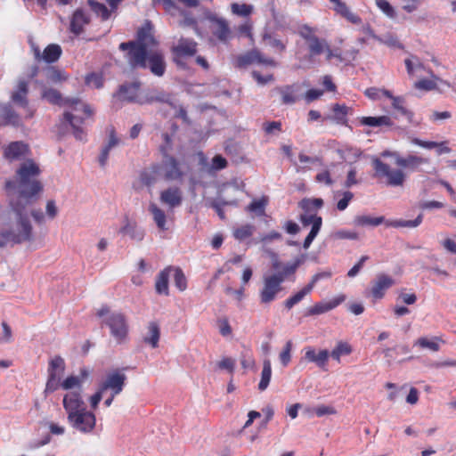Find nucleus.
Segmentation results:
<instances>
[{
	"mask_svg": "<svg viewBox=\"0 0 456 456\" xmlns=\"http://www.w3.org/2000/svg\"><path fill=\"white\" fill-rule=\"evenodd\" d=\"M40 173L38 165L34 160L28 159L16 171V180L5 183L7 191L17 190L16 197L10 200V206L18 217V224L15 229L3 230L0 232V248L10 242L20 244L32 240L33 229L27 208L38 199L43 191V184L37 179Z\"/></svg>",
	"mask_w": 456,
	"mask_h": 456,
	"instance_id": "f257e3e1",
	"label": "nucleus"
},
{
	"mask_svg": "<svg viewBox=\"0 0 456 456\" xmlns=\"http://www.w3.org/2000/svg\"><path fill=\"white\" fill-rule=\"evenodd\" d=\"M152 30L151 21L146 20L138 29L136 40L121 43L119 49L127 51V61L133 69L148 68L153 75L162 77L167 65L162 52L153 49L159 42L154 37Z\"/></svg>",
	"mask_w": 456,
	"mask_h": 456,
	"instance_id": "f03ea898",
	"label": "nucleus"
},
{
	"mask_svg": "<svg viewBox=\"0 0 456 456\" xmlns=\"http://www.w3.org/2000/svg\"><path fill=\"white\" fill-rule=\"evenodd\" d=\"M42 96L52 104L66 106L69 109L63 113V120L70 125L73 135L77 140L86 141V132L83 125L86 118L94 115L91 107L78 98H62L61 94L53 88L45 89Z\"/></svg>",
	"mask_w": 456,
	"mask_h": 456,
	"instance_id": "7ed1b4c3",
	"label": "nucleus"
},
{
	"mask_svg": "<svg viewBox=\"0 0 456 456\" xmlns=\"http://www.w3.org/2000/svg\"><path fill=\"white\" fill-rule=\"evenodd\" d=\"M302 262L301 258H297L293 263L284 265L278 261L273 263V268L278 272L264 276L263 287L259 291V300L262 305H268L277 298L278 294L282 290V283L295 274Z\"/></svg>",
	"mask_w": 456,
	"mask_h": 456,
	"instance_id": "20e7f679",
	"label": "nucleus"
},
{
	"mask_svg": "<svg viewBox=\"0 0 456 456\" xmlns=\"http://www.w3.org/2000/svg\"><path fill=\"white\" fill-rule=\"evenodd\" d=\"M99 317H105L103 322L109 327L111 336L119 344L126 341L128 336V323L124 314L110 313L108 305H102L97 312Z\"/></svg>",
	"mask_w": 456,
	"mask_h": 456,
	"instance_id": "39448f33",
	"label": "nucleus"
},
{
	"mask_svg": "<svg viewBox=\"0 0 456 456\" xmlns=\"http://www.w3.org/2000/svg\"><path fill=\"white\" fill-rule=\"evenodd\" d=\"M211 40L227 45L233 37L234 33L229 21L216 13L208 12L205 15Z\"/></svg>",
	"mask_w": 456,
	"mask_h": 456,
	"instance_id": "423d86ee",
	"label": "nucleus"
},
{
	"mask_svg": "<svg viewBox=\"0 0 456 456\" xmlns=\"http://www.w3.org/2000/svg\"><path fill=\"white\" fill-rule=\"evenodd\" d=\"M372 167L375 171V176L380 179H385L386 183L389 186H403L406 175L401 168H391V167L383 162L379 158L372 159Z\"/></svg>",
	"mask_w": 456,
	"mask_h": 456,
	"instance_id": "0eeeda50",
	"label": "nucleus"
},
{
	"mask_svg": "<svg viewBox=\"0 0 456 456\" xmlns=\"http://www.w3.org/2000/svg\"><path fill=\"white\" fill-rule=\"evenodd\" d=\"M28 83L24 79H20L11 94V101L23 110V118H32L36 110L29 104Z\"/></svg>",
	"mask_w": 456,
	"mask_h": 456,
	"instance_id": "6e6552de",
	"label": "nucleus"
},
{
	"mask_svg": "<svg viewBox=\"0 0 456 456\" xmlns=\"http://www.w3.org/2000/svg\"><path fill=\"white\" fill-rule=\"evenodd\" d=\"M68 420L73 428L84 434L93 432L96 425L94 413L86 409L71 415Z\"/></svg>",
	"mask_w": 456,
	"mask_h": 456,
	"instance_id": "1a4fd4ad",
	"label": "nucleus"
},
{
	"mask_svg": "<svg viewBox=\"0 0 456 456\" xmlns=\"http://www.w3.org/2000/svg\"><path fill=\"white\" fill-rule=\"evenodd\" d=\"M198 50V43L192 38L181 37L177 45L173 46L171 52L174 56V61L177 65H182V59L184 57L194 56Z\"/></svg>",
	"mask_w": 456,
	"mask_h": 456,
	"instance_id": "9d476101",
	"label": "nucleus"
},
{
	"mask_svg": "<svg viewBox=\"0 0 456 456\" xmlns=\"http://www.w3.org/2000/svg\"><path fill=\"white\" fill-rule=\"evenodd\" d=\"M126 380V376L119 370H116L109 373L99 387L103 392L110 390L112 395H118L123 391Z\"/></svg>",
	"mask_w": 456,
	"mask_h": 456,
	"instance_id": "9b49d317",
	"label": "nucleus"
},
{
	"mask_svg": "<svg viewBox=\"0 0 456 456\" xmlns=\"http://www.w3.org/2000/svg\"><path fill=\"white\" fill-rule=\"evenodd\" d=\"M301 87L299 84L284 85L276 86L273 92L279 95L280 103L282 105H293L301 98Z\"/></svg>",
	"mask_w": 456,
	"mask_h": 456,
	"instance_id": "f8f14e48",
	"label": "nucleus"
},
{
	"mask_svg": "<svg viewBox=\"0 0 456 456\" xmlns=\"http://www.w3.org/2000/svg\"><path fill=\"white\" fill-rule=\"evenodd\" d=\"M160 167L161 175L167 181H181L184 176V172L181 168V165L178 160L172 157L167 156L161 165Z\"/></svg>",
	"mask_w": 456,
	"mask_h": 456,
	"instance_id": "ddd939ff",
	"label": "nucleus"
},
{
	"mask_svg": "<svg viewBox=\"0 0 456 456\" xmlns=\"http://www.w3.org/2000/svg\"><path fill=\"white\" fill-rule=\"evenodd\" d=\"M395 284L392 277L381 273L377 276L370 290L365 292V297H371L373 301L384 297L386 291Z\"/></svg>",
	"mask_w": 456,
	"mask_h": 456,
	"instance_id": "4468645a",
	"label": "nucleus"
},
{
	"mask_svg": "<svg viewBox=\"0 0 456 456\" xmlns=\"http://www.w3.org/2000/svg\"><path fill=\"white\" fill-rule=\"evenodd\" d=\"M254 63L270 67L277 66V62L273 58L265 57L260 51L256 49L248 51L245 54L237 58V65L239 67H246Z\"/></svg>",
	"mask_w": 456,
	"mask_h": 456,
	"instance_id": "2eb2a0df",
	"label": "nucleus"
},
{
	"mask_svg": "<svg viewBox=\"0 0 456 456\" xmlns=\"http://www.w3.org/2000/svg\"><path fill=\"white\" fill-rule=\"evenodd\" d=\"M300 221L304 226L312 224L311 231L305 237L303 243L304 248L306 249L310 247L314 240L318 235L322 225V216H317L316 214H305L300 216Z\"/></svg>",
	"mask_w": 456,
	"mask_h": 456,
	"instance_id": "dca6fc26",
	"label": "nucleus"
},
{
	"mask_svg": "<svg viewBox=\"0 0 456 456\" xmlns=\"http://www.w3.org/2000/svg\"><path fill=\"white\" fill-rule=\"evenodd\" d=\"M62 403L63 408L67 412V418L86 409L80 392H70L66 394L63 397Z\"/></svg>",
	"mask_w": 456,
	"mask_h": 456,
	"instance_id": "f3484780",
	"label": "nucleus"
},
{
	"mask_svg": "<svg viewBox=\"0 0 456 456\" xmlns=\"http://www.w3.org/2000/svg\"><path fill=\"white\" fill-rule=\"evenodd\" d=\"M28 145L20 141L9 143L4 150V158L10 161L24 158L28 155Z\"/></svg>",
	"mask_w": 456,
	"mask_h": 456,
	"instance_id": "a211bd4d",
	"label": "nucleus"
},
{
	"mask_svg": "<svg viewBox=\"0 0 456 456\" xmlns=\"http://www.w3.org/2000/svg\"><path fill=\"white\" fill-rule=\"evenodd\" d=\"M345 300L346 296L339 295L330 301L316 303L307 309L306 315H319L325 314L338 306Z\"/></svg>",
	"mask_w": 456,
	"mask_h": 456,
	"instance_id": "6ab92c4d",
	"label": "nucleus"
},
{
	"mask_svg": "<svg viewBox=\"0 0 456 456\" xmlns=\"http://www.w3.org/2000/svg\"><path fill=\"white\" fill-rule=\"evenodd\" d=\"M159 200L169 208H175L182 204L183 192L178 187H168L160 192Z\"/></svg>",
	"mask_w": 456,
	"mask_h": 456,
	"instance_id": "aec40b11",
	"label": "nucleus"
},
{
	"mask_svg": "<svg viewBox=\"0 0 456 456\" xmlns=\"http://www.w3.org/2000/svg\"><path fill=\"white\" fill-rule=\"evenodd\" d=\"M140 84L139 83H130L120 86L118 93L115 94L121 102H138V94H139Z\"/></svg>",
	"mask_w": 456,
	"mask_h": 456,
	"instance_id": "412c9836",
	"label": "nucleus"
},
{
	"mask_svg": "<svg viewBox=\"0 0 456 456\" xmlns=\"http://www.w3.org/2000/svg\"><path fill=\"white\" fill-rule=\"evenodd\" d=\"M0 126H21V117L11 107L4 105L0 109Z\"/></svg>",
	"mask_w": 456,
	"mask_h": 456,
	"instance_id": "4be33fe9",
	"label": "nucleus"
},
{
	"mask_svg": "<svg viewBox=\"0 0 456 456\" xmlns=\"http://www.w3.org/2000/svg\"><path fill=\"white\" fill-rule=\"evenodd\" d=\"M359 123L362 126L370 127H387L391 128L395 126V122L390 116L382 115L378 117H362L359 118Z\"/></svg>",
	"mask_w": 456,
	"mask_h": 456,
	"instance_id": "5701e85b",
	"label": "nucleus"
},
{
	"mask_svg": "<svg viewBox=\"0 0 456 456\" xmlns=\"http://www.w3.org/2000/svg\"><path fill=\"white\" fill-rule=\"evenodd\" d=\"M330 357V352L326 349L316 353L315 349L308 346L305 348V358L310 362H314L318 367L324 369Z\"/></svg>",
	"mask_w": 456,
	"mask_h": 456,
	"instance_id": "b1692460",
	"label": "nucleus"
},
{
	"mask_svg": "<svg viewBox=\"0 0 456 456\" xmlns=\"http://www.w3.org/2000/svg\"><path fill=\"white\" fill-rule=\"evenodd\" d=\"M89 22V15L82 9H77L74 12L70 20V31L75 35H79L83 32L84 27Z\"/></svg>",
	"mask_w": 456,
	"mask_h": 456,
	"instance_id": "393cba45",
	"label": "nucleus"
},
{
	"mask_svg": "<svg viewBox=\"0 0 456 456\" xmlns=\"http://www.w3.org/2000/svg\"><path fill=\"white\" fill-rule=\"evenodd\" d=\"M427 72L430 75L431 78H423L414 83V87L419 90L431 91L437 88L438 84L445 85L447 86L450 84L439 77L436 76L431 69H428Z\"/></svg>",
	"mask_w": 456,
	"mask_h": 456,
	"instance_id": "a878e982",
	"label": "nucleus"
},
{
	"mask_svg": "<svg viewBox=\"0 0 456 456\" xmlns=\"http://www.w3.org/2000/svg\"><path fill=\"white\" fill-rule=\"evenodd\" d=\"M172 271H173V267L167 266V267L164 268L157 275L156 281H155V290H156L157 294L165 295V296L169 295L168 281H169L170 273Z\"/></svg>",
	"mask_w": 456,
	"mask_h": 456,
	"instance_id": "bb28decb",
	"label": "nucleus"
},
{
	"mask_svg": "<svg viewBox=\"0 0 456 456\" xmlns=\"http://www.w3.org/2000/svg\"><path fill=\"white\" fill-rule=\"evenodd\" d=\"M411 143H413L414 145L428 149V150L436 148L437 155L450 153L452 151L451 148H449L447 145L448 144L447 141H443V142H433V141H424V140H421L419 138H412Z\"/></svg>",
	"mask_w": 456,
	"mask_h": 456,
	"instance_id": "cd10ccee",
	"label": "nucleus"
},
{
	"mask_svg": "<svg viewBox=\"0 0 456 456\" xmlns=\"http://www.w3.org/2000/svg\"><path fill=\"white\" fill-rule=\"evenodd\" d=\"M428 160L425 158L409 154L406 157L400 156V158L397 159V166L405 168L408 170H417L419 166L423 164H427Z\"/></svg>",
	"mask_w": 456,
	"mask_h": 456,
	"instance_id": "c85d7f7f",
	"label": "nucleus"
},
{
	"mask_svg": "<svg viewBox=\"0 0 456 456\" xmlns=\"http://www.w3.org/2000/svg\"><path fill=\"white\" fill-rule=\"evenodd\" d=\"M333 4L334 12L337 14L340 15L341 17L345 18L347 21L355 25H359L362 23V19L360 18V16L352 12L346 3L338 0Z\"/></svg>",
	"mask_w": 456,
	"mask_h": 456,
	"instance_id": "c756f323",
	"label": "nucleus"
},
{
	"mask_svg": "<svg viewBox=\"0 0 456 456\" xmlns=\"http://www.w3.org/2000/svg\"><path fill=\"white\" fill-rule=\"evenodd\" d=\"M120 233L128 235L132 240L142 241L144 238V231L138 227L135 222L126 220V224L120 229Z\"/></svg>",
	"mask_w": 456,
	"mask_h": 456,
	"instance_id": "7c9ffc66",
	"label": "nucleus"
},
{
	"mask_svg": "<svg viewBox=\"0 0 456 456\" xmlns=\"http://www.w3.org/2000/svg\"><path fill=\"white\" fill-rule=\"evenodd\" d=\"M87 4L91 11L102 21L108 20L111 14L114 13L110 8H108L104 4L97 0H87Z\"/></svg>",
	"mask_w": 456,
	"mask_h": 456,
	"instance_id": "2f4dec72",
	"label": "nucleus"
},
{
	"mask_svg": "<svg viewBox=\"0 0 456 456\" xmlns=\"http://www.w3.org/2000/svg\"><path fill=\"white\" fill-rule=\"evenodd\" d=\"M119 143L118 138L116 136L115 130L112 128L110 132V138L108 143L102 148L99 156V163L101 167H104L109 159L110 151Z\"/></svg>",
	"mask_w": 456,
	"mask_h": 456,
	"instance_id": "473e14b6",
	"label": "nucleus"
},
{
	"mask_svg": "<svg viewBox=\"0 0 456 456\" xmlns=\"http://www.w3.org/2000/svg\"><path fill=\"white\" fill-rule=\"evenodd\" d=\"M160 338V329L156 322H151L148 325V334L144 337L143 341L149 344L152 348H156L159 346Z\"/></svg>",
	"mask_w": 456,
	"mask_h": 456,
	"instance_id": "72a5a7b5",
	"label": "nucleus"
},
{
	"mask_svg": "<svg viewBox=\"0 0 456 456\" xmlns=\"http://www.w3.org/2000/svg\"><path fill=\"white\" fill-rule=\"evenodd\" d=\"M161 175L159 165L152 166L151 169L142 172L140 175L141 182L146 186H151L157 183Z\"/></svg>",
	"mask_w": 456,
	"mask_h": 456,
	"instance_id": "f704fd0d",
	"label": "nucleus"
},
{
	"mask_svg": "<svg viewBox=\"0 0 456 456\" xmlns=\"http://www.w3.org/2000/svg\"><path fill=\"white\" fill-rule=\"evenodd\" d=\"M61 53L62 51L59 45L51 44L45 48L42 53V60L47 63L55 62L60 59Z\"/></svg>",
	"mask_w": 456,
	"mask_h": 456,
	"instance_id": "c9c22d12",
	"label": "nucleus"
},
{
	"mask_svg": "<svg viewBox=\"0 0 456 456\" xmlns=\"http://www.w3.org/2000/svg\"><path fill=\"white\" fill-rule=\"evenodd\" d=\"M312 289L310 286L305 285L303 289H301L299 291L292 295L291 297H288L284 301V306L286 309L290 310L295 305L298 304L303 300V298L309 295L312 292Z\"/></svg>",
	"mask_w": 456,
	"mask_h": 456,
	"instance_id": "e433bc0d",
	"label": "nucleus"
},
{
	"mask_svg": "<svg viewBox=\"0 0 456 456\" xmlns=\"http://www.w3.org/2000/svg\"><path fill=\"white\" fill-rule=\"evenodd\" d=\"M272 377V365L271 361L269 359L264 360L263 362V370L261 373V379L258 384V389L260 391H264L269 386L270 380Z\"/></svg>",
	"mask_w": 456,
	"mask_h": 456,
	"instance_id": "4c0bfd02",
	"label": "nucleus"
},
{
	"mask_svg": "<svg viewBox=\"0 0 456 456\" xmlns=\"http://www.w3.org/2000/svg\"><path fill=\"white\" fill-rule=\"evenodd\" d=\"M149 210L151 213L153 220L156 223L158 228L162 231L167 230V216L165 212L161 208H159L156 204H151Z\"/></svg>",
	"mask_w": 456,
	"mask_h": 456,
	"instance_id": "58836bf2",
	"label": "nucleus"
},
{
	"mask_svg": "<svg viewBox=\"0 0 456 456\" xmlns=\"http://www.w3.org/2000/svg\"><path fill=\"white\" fill-rule=\"evenodd\" d=\"M385 222L384 216L372 217L370 216H357L354 223L357 226H378Z\"/></svg>",
	"mask_w": 456,
	"mask_h": 456,
	"instance_id": "ea45409f",
	"label": "nucleus"
},
{
	"mask_svg": "<svg viewBox=\"0 0 456 456\" xmlns=\"http://www.w3.org/2000/svg\"><path fill=\"white\" fill-rule=\"evenodd\" d=\"M391 104L393 109L397 110L403 117H405L409 122H412L414 113L405 107V101L403 97L396 96V98H393V102Z\"/></svg>",
	"mask_w": 456,
	"mask_h": 456,
	"instance_id": "a19ab883",
	"label": "nucleus"
},
{
	"mask_svg": "<svg viewBox=\"0 0 456 456\" xmlns=\"http://www.w3.org/2000/svg\"><path fill=\"white\" fill-rule=\"evenodd\" d=\"M254 232L255 226L250 224H246L234 228L232 231V235L237 240L242 241L251 237Z\"/></svg>",
	"mask_w": 456,
	"mask_h": 456,
	"instance_id": "79ce46f5",
	"label": "nucleus"
},
{
	"mask_svg": "<svg viewBox=\"0 0 456 456\" xmlns=\"http://www.w3.org/2000/svg\"><path fill=\"white\" fill-rule=\"evenodd\" d=\"M331 110L334 113L333 118L338 124H347V114L349 111V108L345 104L340 105L338 103H335Z\"/></svg>",
	"mask_w": 456,
	"mask_h": 456,
	"instance_id": "37998d69",
	"label": "nucleus"
},
{
	"mask_svg": "<svg viewBox=\"0 0 456 456\" xmlns=\"http://www.w3.org/2000/svg\"><path fill=\"white\" fill-rule=\"evenodd\" d=\"M352 353L351 346L343 341H339L334 349L330 353V355L338 362H340L341 356L348 355Z\"/></svg>",
	"mask_w": 456,
	"mask_h": 456,
	"instance_id": "c03bdc74",
	"label": "nucleus"
},
{
	"mask_svg": "<svg viewBox=\"0 0 456 456\" xmlns=\"http://www.w3.org/2000/svg\"><path fill=\"white\" fill-rule=\"evenodd\" d=\"M81 376H69L67 377L62 383L61 384V387L63 389H72L74 387H81V384L83 380L87 377V372L86 370L81 371Z\"/></svg>",
	"mask_w": 456,
	"mask_h": 456,
	"instance_id": "a18cd8bd",
	"label": "nucleus"
},
{
	"mask_svg": "<svg viewBox=\"0 0 456 456\" xmlns=\"http://www.w3.org/2000/svg\"><path fill=\"white\" fill-rule=\"evenodd\" d=\"M324 202L321 198L304 199L299 202V207L306 213L317 210L322 208Z\"/></svg>",
	"mask_w": 456,
	"mask_h": 456,
	"instance_id": "49530a36",
	"label": "nucleus"
},
{
	"mask_svg": "<svg viewBox=\"0 0 456 456\" xmlns=\"http://www.w3.org/2000/svg\"><path fill=\"white\" fill-rule=\"evenodd\" d=\"M254 11V7L248 4L232 3L231 4V12L232 14L240 17H249Z\"/></svg>",
	"mask_w": 456,
	"mask_h": 456,
	"instance_id": "de8ad7c7",
	"label": "nucleus"
},
{
	"mask_svg": "<svg viewBox=\"0 0 456 456\" xmlns=\"http://www.w3.org/2000/svg\"><path fill=\"white\" fill-rule=\"evenodd\" d=\"M308 48L311 55H320L325 50L327 43L324 39H320L317 36H315L313 39L308 42Z\"/></svg>",
	"mask_w": 456,
	"mask_h": 456,
	"instance_id": "09e8293b",
	"label": "nucleus"
},
{
	"mask_svg": "<svg viewBox=\"0 0 456 456\" xmlns=\"http://www.w3.org/2000/svg\"><path fill=\"white\" fill-rule=\"evenodd\" d=\"M64 360L61 356H55L50 360L47 372L48 374H54L60 377L61 374L64 371Z\"/></svg>",
	"mask_w": 456,
	"mask_h": 456,
	"instance_id": "8fccbe9b",
	"label": "nucleus"
},
{
	"mask_svg": "<svg viewBox=\"0 0 456 456\" xmlns=\"http://www.w3.org/2000/svg\"><path fill=\"white\" fill-rule=\"evenodd\" d=\"M438 342L444 343V340L438 337H435L433 340H428L427 338L422 337L417 339L415 345H418L422 348H428L433 352H437L440 349Z\"/></svg>",
	"mask_w": 456,
	"mask_h": 456,
	"instance_id": "3c124183",
	"label": "nucleus"
},
{
	"mask_svg": "<svg viewBox=\"0 0 456 456\" xmlns=\"http://www.w3.org/2000/svg\"><path fill=\"white\" fill-rule=\"evenodd\" d=\"M423 219V216L419 214L414 220H395L386 223L387 226L393 227H417L419 226Z\"/></svg>",
	"mask_w": 456,
	"mask_h": 456,
	"instance_id": "603ef678",
	"label": "nucleus"
},
{
	"mask_svg": "<svg viewBox=\"0 0 456 456\" xmlns=\"http://www.w3.org/2000/svg\"><path fill=\"white\" fill-rule=\"evenodd\" d=\"M267 199L263 197L259 200H254L248 207L247 211L254 212L258 216H263L265 214V209L267 205Z\"/></svg>",
	"mask_w": 456,
	"mask_h": 456,
	"instance_id": "864d4df0",
	"label": "nucleus"
},
{
	"mask_svg": "<svg viewBox=\"0 0 456 456\" xmlns=\"http://www.w3.org/2000/svg\"><path fill=\"white\" fill-rule=\"evenodd\" d=\"M174 273V281L175 287L180 291H184L187 289V279L183 272V270L179 267L173 268Z\"/></svg>",
	"mask_w": 456,
	"mask_h": 456,
	"instance_id": "5fc2aeb1",
	"label": "nucleus"
},
{
	"mask_svg": "<svg viewBox=\"0 0 456 456\" xmlns=\"http://www.w3.org/2000/svg\"><path fill=\"white\" fill-rule=\"evenodd\" d=\"M103 81V76L101 73L92 72L86 77V84L97 89L102 87Z\"/></svg>",
	"mask_w": 456,
	"mask_h": 456,
	"instance_id": "6e6d98bb",
	"label": "nucleus"
},
{
	"mask_svg": "<svg viewBox=\"0 0 456 456\" xmlns=\"http://www.w3.org/2000/svg\"><path fill=\"white\" fill-rule=\"evenodd\" d=\"M263 40L265 42H266L270 46H272L273 48H275L277 49L280 53H282L285 51L286 49V44H284L282 41H281L280 39H277L275 37H273L271 34L269 33H265L263 35Z\"/></svg>",
	"mask_w": 456,
	"mask_h": 456,
	"instance_id": "4d7b16f0",
	"label": "nucleus"
},
{
	"mask_svg": "<svg viewBox=\"0 0 456 456\" xmlns=\"http://www.w3.org/2000/svg\"><path fill=\"white\" fill-rule=\"evenodd\" d=\"M60 377L54 374H48V379L45 385V394H50L56 391L61 387Z\"/></svg>",
	"mask_w": 456,
	"mask_h": 456,
	"instance_id": "13d9d810",
	"label": "nucleus"
},
{
	"mask_svg": "<svg viewBox=\"0 0 456 456\" xmlns=\"http://www.w3.org/2000/svg\"><path fill=\"white\" fill-rule=\"evenodd\" d=\"M376 4L387 17L391 19L395 18L396 12L395 8L387 0H376Z\"/></svg>",
	"mask_w": 456,
	"mask_h": 456,
	"instance_id": "bf43d9fd",
	"label": "nucleus"
},
{
	"mask_svg": "<svg viewBox=\"0 0 456 456\" xmlns=\"http://www.w3.org/2000/svg\"><path fill=\"white\" fill-rule=\"evenodd\" d=\"M252 29H253V23L250 20H245L243 23L240 24L236 28V30L240 36L248 37V38L253 37Z\"/></svg>",
	"mask_w": 456,
	"mask_h": 456,
	"instance_id": "052dcab7",
	"label": "nucleus"
},
{
	"mask_svg": "<svg viewBox=\"0 0 456 456\" xmlns=\"http://www.w3.org/2000/svg\"><path fill=\"white\" fill-rule=\"evenodd\" d=\"M358 53H359V51L354 47H351L350 49L341 51L339 62H342L345 64L351 63L352 61H354L356 59Z\"/></svg>",
	"mask_w": 456,
	"mask_h": 456,
	"instance_id": "680f3d73",
	"label": "nucleus"
},
{
	"mask_svg": "<svg viewBox=\"0 0 456 456\" xmlns=\"http://www.w3.org/2000/svg\"><path fill=\"white\" fill-rule=\"evenodd\" d=\"M292 342L288 341L282 351L280 353L279 358L283 366H287L291 359Z\"/></svg>",
	"mask_w": 456,
	"mask_h": 456,
	"instance_id": "e2e57ef3",
	"label": "nucleus"
},
{
	"mask_svg": "<svg viewBox=\"0 0 456 456\" xmlns=\"http://www.w3.org/2000/svg\"><path fill=\"white\" fill-rule=\"evenodd\" d=\"M168 95L164 92H152L147 96L145 102L151 103L157 102H167L168 101Z\"/></svg>",
	"mask_w": 456,
	"mask_h": 456,
	"instance_id": "0e129e2a",
	"label": "nucleus"
},
{
	"mask_svg": "<svg viewBox=\"0 0 456 456\" xmlns=\"http://www.w3.org/2000/svg\"><path fill=\"white\" fill-rule=\"evenodd\" d=\"M227 166H228V162H227L226 159L224 158L222 155L217 154L212 159V162H211V169L212 170H216V171L222 170V169H224Z\"/></svg>",
	"mask_w": 456,
	"mask_h": 456,
	"instance_id": "69168bd1",
	"label": "nucleus"
},
{
	"mask_svg": "<svg viewBox=\"0 0 456 456\" xmlns=\"http://www.w3.org/2000/svg\"><path fill=\"white\" fill-rule=\"evenodd\" d=\"M281 121H271L263 124V129L267 134L281 132Z\"/></svg>",
	"mask_w": 456,
	"mask_h": 456,
	"instance_id": "338daca9",
	"label": "nucleus"
},
{
	"mask_svg": "<svg viewBox=\"0 0 456 456\" xmlns=\"http://www.w3.org/2000/svg\"><path fill=\"white\" fill-rule=\"evenodd\" d=\"M298 34L306 42L313 39L316 36L315 29L308 25L301 26L299 28Z\"/></svg>",
	"mask_w": 456,
	"mask_h": 456,
	"instance_id": "774afa93",
	"label": "nucleus"
}]
</instances>
